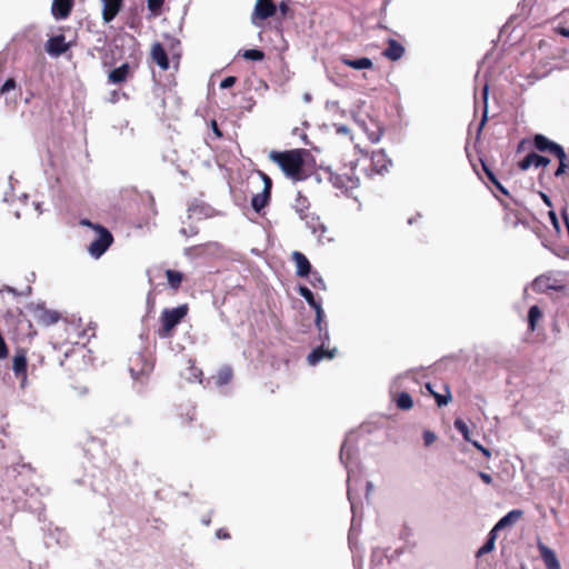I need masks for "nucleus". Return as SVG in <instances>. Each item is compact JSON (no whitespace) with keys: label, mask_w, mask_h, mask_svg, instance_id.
Masks as SVG:
<instances>
[{"label":"nucleus","mask_w":569,"mask_h":569,"mask_svg":"<svg viewBox=\"0 0 569 569\" xmlns=\"http://www.w3.org/2000/svg\"><path fill=\"white\" fill-rule=\"evenodd\" d=\"M359 163L351 166L343 173H336L330 176V181L336 188L343 189L346 191L356 189L360 184V177L356 170Z\"/></svg>","instance_id":"obj_7"},{"label":"nucleus","mask_w":569,"mask_h":569,"mask_svg":"<svg viewBox=\"0 0 569 569\" xmlns=\"http://www.w3.org/2000/svg\"><path fill=\"white\" fill-rule=\"evenodd\" d=\"M298 292L302 298H305V300L308 302V305L316 311L315 322H316L318 330L321 332L322 331V317H323V310H322L321 303L315 299L312 291L306 286H300L298 288Z\"/></svg>","instance_id":"obj_9"},{"label":"nucleus","mask_w":569,"mask_h":569,"mask_svg":"<svg viewBox=\"0 0 569 569\" xmlns=\"http://www.w3.org/2000/svg\"><path fill=\"white\" fill-rule=\"evenodd\" d=\"M563 167H566L567 169L569 168V161H563Z\"/></svg>","instance_id":"obj_59"},{"label":"nucleus","mask_w":569,"mask_h":569,"mask_svg":"<svg viewBox=\"0 0 569 569\" xmlns=\"http://www.w3.org/2000/svg\"><path fill=\"white\" fill-rule=\"evenodd\" d=\"M151 59L154 63H157L162 70L169 69V59L163 46L159 42H156L151 48Z\"/></svg>","instance_id":"obj_21"},{"label":"nucleus","mask_w":569,"mask_h":569,"mask_svg":"<svg viewBox=\"0 0 569 569\" xmlns=\"http://www.w3.org/2000/svg\"><path fill=\"white\" fill-rule=\"evenodd\" d=\"M310 283L316 289H326V283L318 272H312Z\"/></svg>","instance_id":"obj_39"},{"label":"nucleus","mask_w":569,"mask_h":569,"mask_svg":"<svg viewBox=\"0 0 569 569\" xmlns=\"http://www.w3.org/2000/svg\"><path fill=\"white\" fill-rule=\"evenodd\" d=\"M319 335L322 339V346L329 340V332L327 328V323L322 320V331H319Z\"/></svg>","instance_id":"obj_44"},{"label":"nucleus","mask_w":569,"mask_h":569,"mask_svg":"<svg viewBox=\"0 0 569 569\" xmlns=\"http://www.w3.org/2000/svg\"><path fill=\"white\" fill-rule=\"evenodd\" d=\"M148 9L154 14L158 16L161 11V8L164 3V0H147Z\"/></svg>","instance_id":"obj_38"},{"label":"nucleus","mask_w":569,"mask_h":569,"mask_svg":"<svg viewBox=\"0 0 569 569\" xmlns=\"http://www.w3.org/2000/svg\"><path fill=\"white\" fill-rule=\"evenodd\" d=\"M478 476L486 485H491L493 481L492 477L487 472L479 471Z\"/></svg>","instance_id":"obj_46"},{"label":"nucleus","mask_w":569,"mask_h":569,"mask_svg":"<svg viewBox=\"0 0 569 569\" xmlns=\"http://www.w3.org/2000/svg\"><path fill=\"white\" fill-rule=\"evenodd\" d=\"M486 119H487V116L485 114L482 118V121H481V126L485 123Z\"/></svg>","instance_id":"obj_60"},{"label":"nucleus","mask_w":569,"mask_h":569,"mask_svg":"<svg viewBox=\"0 0 569 569\" xmlns=\"http://www.w3.org/2000/svg\"><path fill=\"white\" fill-rule=\"evenodd\" d=\"M102 2V20L110 23L121 11L123 0H101Z\"/></svg>","instance_id":"obj_12"},{"label":"nucleus","mask_w":569,"mask_h":569,"mask_svg":"<svg viewBox=\"0 0 569 569\" xmlns=\"http://www.w3.org/2000/svg\"><path fill=\"white\" fill-rule=\"evenodd\" d=\"M340 61L342 64L350 67L352 69H356V70L371 69L373 67L371 59H369L367 57L351 59L347 56H341Z\"/></svg>","instance_id":"obj_25"},{"label":"nucleus","mask_w":569,"mask_h":569,"mask_svg":"<svg viewBox=\"0 0 569 569\" xmlns=\"http://www.w3.org/2000/svg\"><path fill=\"white\" fill-rule=\"evenodd\" d=\"M307 154L305 149H291L286 151L271 150L269 152V159L277 163L283 173L295 180L302 178L305 159Z\"/></svg>","instance_id":"obj_1"},{"label":"nucleus","mask_w":569,"mask_h":569,"mask_svg":"<svg viewBox=\"0 0 569 569\" xmlns=\"http://www.w3.org/2000/svg\"><path fill=\"white\" fill-rule=\"evenodd\" d=\"M426 389L433 396L439 407L446 406L451 400V392L448 386H445V393H437L431 383L426 385Z\"/></svg>","instance_id":"obj_26"},{"label":"nucleus","mask_w":569,"mask_h":569,"mask_svg":"<svg viewBox=\"0 0 569 569\" xmlns=\"http://www.w3.org/2000/svg\"><path fill=\"white\" fill-rule=\"evenodd\" d=\"M539 194H540L542 201L546 203V206L551 208L552 207L551 199L545 192H539Z\"/></svg>","instance_id":"obj_49"},{"label":"nucleus","mask_w":569,"mask_h":569,"mask_svg":"<svg viewBox=\"0 0 569 569\" xmlns=\"http://www.w3.org/2000/svg\"><path fill=\"white\" fill-rule=\"evenodd\" d=\"M190 370L192 371V376L196 378V379H199L200 380V377L202 376V371L193 366L190 367Z\"/></svg>","instance_id":"obj_50"},{"label":"nucleus","mask_w":569,"mask_h":569,"mask_svg":"<svg viewBox=\"0 0 569 569\" xmlns=\"http://www.w3.org/2000/svg\"><path fill=\"white\" fill-rule=\"evenodd\" d=\"M549 218H550L552 224L555 226V228L559 229V222H558V218H557V214L555 213V211H549Z\"/></svg>","instance_id":"obj_48"},{"label":"nucleus","mask_w":569,"mask_h":569,"mask_svg":"<svg viewBox=\"0 0 569 569\" xmlns=\"http://www.w3.org/2000/svg\"><path fill=\"white\" fill-rule=\"evenodd\" d=\"M81 224L96 231L97 237L90 242L88 251L93 258H100L113 243L112 233L106 227L93 223L88 219L81 220Z\"/></svg>","instance_id":"obj_2"},{"label":"nucleus","mask_w":569,"mask_h":569,"mask_svg":"<svg viewBox=\"0 0 569 569\" xmlns=\"http://www.w3.org/2000/svg\"><path fill=\"white\" fill-rule=\"evenodd\" d=\"M542 318V312L538 306H532L528 312V326L531 331L536 329L537 321Z\"/></svg>","instance_id":"obj_31"},{"label":"nucleus","mask_w":569,"mask_h":569,"mask_svg":"<svg viewBox=\"0 0 569 569\" xmlns=\"http://www.w3.org/2000/svg\"><path fill=\"white\" fill-rule=\"evenodd\" d=\"M46 49L50 54L60 56L69 49V44L66 42L64 36L59 34L51 37L47 41Z\"/></svg>","instance_id":"obj_17"},{"label":"nucleus","mask_w":569,"mask_h":569,"mask_svg":"<svg viewBox=\"0 0 569 569\" xmlns=\"http://www.w3.org/2000/svg\"><path fill=\"white\" fill-rule=\"evenodd\" d=\"M538 549L547 569H561L553 550L541 543L538 546Z\"/></svg>","instance_id":"obj_23"},{"label":"nucleus","mask_w":569,"mask_h":569,"mask_svg":"<svg viewBox=\"0 0 569 569\" xmlns=\"http://www.w3.org/2000/svg\"><path fill=\"white\" fill-rule=\"evenodd\" d=\"M216 536L219 538V539H229L230 538V533L228 532L227 529H218L217 532H216Z\"/></svg>","instance_id":"obj_47"},{"label":"nucleus","mask_w":569,"mask_h":569,"mask_svg":"<svg viewBox=\"0 0 569 569\" xmlns=\"http://www.w3.org/2000/svg\"><path fill=\"white\" fill-rule=\"evenodd\" d=\"M237 81V78L236 77H232V76H229L227 78H224L221 82H220V88L221 89H227V88H230L232 87Z\"/></svg>","instance_id":"obj_43"},{"label":"nucleus","mask_w":569,"mask_h":569,"mask_svg":"<svg viewBox=\"0 0 569 569\" xmlns=\"http://www.w3.org/2000/svg\"><path fill=\"white\" fill-rule=\"evenodd\" d=\"M455 428L462 435L466 441H471L469 428L462 419L458 418L455 420Z\"/></svg>","instance_id":"obj_33"},{"label":"nucleus","mask_w":569,"mask_h":569,"mask_svg":"<svg viewBox=\"0 0 569 569\" xmlns=\"http://www.w3.org/2000/svg\"><path fill=\"white\" fill-rule=\"evenodd\" d=\"M496 186V188L501 191L502 193L505 194H508V191L506 190V188L499 182V180H497V183H493Z\"/></svg>","instance_id":"obj_53"},{"label":"nucleus","mask_w":569,"mask_h":569,"mask_svg":"<svg viewBox=\"0 0 569 569\" xmlns=\"http://www.w3.org/2000/svg\"><path fill=\"white\" fill-rule=\"evenodd\" d=\"M336 351H337L336 348L328 349L321 345L320 347H317L308 355V358H307L308 363L310 366H316L323 359H332L336 355Z\"/></svg>","instance_id":"obj_16"},{"label":"nucleus","mask_w":569,"mask_h":569,"mask_svg":"<svg viewBox=\"0 0 569 569\" xmlns=\"http://www.w3.org/2000/svg\"><path fill=\"white\" fill-rule=\"evenodd\" d=\"M73 8V0H53L51 12L52 16L58 19H67Z\"/></svg>","instance_id":"obj_14"},{"label":"nucleus","mask_w":569,"mask_h":569,"mask_svg":"<svg viewBox=\"0 0 569 569\" xmlns=\"http://www.w3.org/2000/svg\"><path fill=\"white\" fill-rule=\"evenodd\" d=\"M118 100H119V92L117 90H113L111 92L110 101L112 103H116V102H118Z\"/></svg>","instance_id":"obj_51"},{"label":"nucleus","mask_w":569,"mask_h":569,"mask_svg":"<svg viewBox=\"0 0 569 569\" xmlns=\"http://www.w3.org/2000/svg\"><path fill=\"white\" fill-rule=\"evenodd\" d=\"M475 448H477L487 459L491 458V451L487 448H485L481 443L478 441H470Z\"/></svg>","instance_id":"obj_42"},{"label":"nucleus","mask_w":569,"mask_h":569,"mask_svg":"<svg viewBox=\"0 0 569 569\" xmlns=\"http://www.w3.org/2000/svg\"><path fill=\"white\" fill-rule=\"evenodd\" d=\"M292 260L296 263V273L299 277H307L311 273V264L308 258L300 251L292 252Z\"/></svg>","instance_id":"obj_20"},{"label":"nucleus","mask_w":569,"mask_h":569,"mask_svg":"<svg viewBox=\"0 0 569 569\" xmlns=\"http://www.w3.org/2000/svg\"><path fill=\"white\" fill-rule=\"evenodd\" d=\"M523 516V511L520 509H513L503 516L492 528L497 532L503 528L510 527L516 523Z\"/></svg>","instance_id":"obj_24"},{"label":"nucleus","mask_w":569,"mask_h":569,"mask_svg":"<svg viewBox=\"0 0 569 569\" xmlns=\"http://www.w3.org/2000/svg\"><path fill=\"white\" fill-rule=\"evenodd\" d=\"M194 420H196V412L193 409H190L184 415H181L180 426L181 427L190 426Z\"/></svg>","instance_id":"obj_35"},{"label":"nucleus","mask_w":569,"mask_h":569,"mask_svg":"<svg viewBox=\"0 0 569 569\" xmlns=\"http://www.w3.org/2000/svg\"><path fill=\"white\" fill-rule=\"evenodd\" d=\"M210 127L217 138H222V131L219 129L218 122L214 119L211 120Z\"/></svg>","instance_id":"obj_45"},{"label":"nucleus","mask_w":569,"mask_h":569,"mask_svg":"<svg viewBox=\"0 0 569 569\" xmlns=\"http://www.w3.org/2000/svg\"><path fill=\"white\" fill-rule=\"evenodd\" d=\"M188 310L187 305H181L172 309H163L160 316L161 327L158 330V336L162 339L170 338L173 329L187 316Z\"/></svg>","instance_id":"obj_3"},{"label":"nucleus","mask_w":569,"mask_h":569,"mask_svg":"<svg viewBox=\"0 0 569 569\" xmlns=\"http://www.w3.org/2000/svg\"><path fill=\"white\" fill-rule=\"evenodd\" d=\"M232 377H233V371L230 367L226 366V367H222L217 376H216V383L218 386H224V385H228L231 380H232Z\"/></svg>","instance_id":"obj_29"},{"label":"nucleus","mask_w":569,"mask_h":569,"mask_svg":"<svg viewBox=\"0 0 569 569\" xmlns=\"http://www.w3.org/2000/svg\"><path fill=\"white\" fill-rule=\"evenodd\" d=\"M555 157H557V158H558V160H559V166H558V168H557V170H556V172H555V176H556V177H560V176H562V174L566 172V170H567V168H566V167H563V161H567V154H566L565 150L562 149V154L557 153V154H555Z\"/></svg>","instance_id":"obj_36"},{"label":"nucleus","mask_w":569,"mask_h":569,"mask_svg":"<svg viewBox=\"0 0 569 569\" xmlns=\"http://www.w3.org/2000/svg\"><path fill=\"white\" fill-rule=\"evenodd\" d=\"M280 10L284 14L287 12V10H288V6L284 2H281Z\"/></svg>","instance_id":"obj_56"},{"label":"nucleus","mask_w":569,"mask_h":569,"mask_svg":"<svg viewBox=\"0 0 569 569\" xmlns=\"http://www.w3.org/2000/svg\"><path fill=\"white\" fill-rule=\"evenodd\" d=\"M196 210H197V207H190V208H189V212H191V213H194V212H196Z\"/></svg>","instance_id":"obj_58"},{"label":"nucleus","mask_w":569,"mask_h":569,"mask_svg":"<svg viewBox=\"0 0 569 569\" xmlns=\"http://www.w3.org/2000/svg\"><path fill=\"white\" fill-rule=\"evenodd\" d=\"M391 167L392 161L383 150L373 151L370 158V168L366 169V176L371 178L373 174H385Z\"/></svg>","instance_id":"obj_8"},{"label":"nucleus","mask_w":569,"mask_h":569,"mask_svg":"<svg viewBox=\"0 0 569 569\" xmlns=\"http://www.w3.org/2000/svg\"><path fill=\"white\" fill-rule=\"evenodd\" d=\"M436 440H437V436L435 432H432L430 430L423 431V442L427 447L432 445Z\"/></svg>","instance_id":"obj_41"},{"label":"nucleus","mask_w":569,"mask_h":569,"mask_svg":"<svg viewBox=\"0 0 569 569\" xmlns=\"http://www.w3.org/2000/svg\"><path fill=\"white\" fill-rule=\"evenodd\" d=\"M565 24V27H569V21L567 20V14H562L561 20Z\"/></svg>","instance_id":"obj_57"},{"label":"nucleus","mask_w":569,"mask_h":569,"mask_svg":"<svg viewBox=\"0 0 569 569\" xmlns=\"http://www.w3.org/2000/svg\"><path fill=\"white\" fill-rule=\"evenodd\" d=\"M300 219L308 221L310 216V201L301 192H298L292 204Z\"/></svg>","instance_id":"obj_22"},{"label":"nucleus","mask_w":569,"mask_h":569,"mask_svg":"<svg viewBox=\"0 0 569 569\" xmlns=\"http://www.w3.org/2000/svg\"><path fill=\"white\" fill-rule=\"evenodd\" d=\"M365 131L371 142H378L383 133V130L379 126H375L373 130H369L365 127Z\"/></svg>","instance_id":"obj_34"},{"label":"nucleus","mask_w":569,"mask_h":569,"mask_svg":"<svg viewBox=\"0 0 569 569\" xmlns=\"http://www.w3.org/2000/svg\"><path fill=\"white\" fill-rule=\"evenodd\" d=\"M33 320L42 326L49 327L57 323L61 319V313L57 310L49 309L44 303H31L28 307Z\"/></svg>","instance_id":"obj_5"},{"label":"nucleus","mask_w":569,"mask_h":569,"mask_svg":"<svg viewBox=\"0 0 569 569\" xmlns=\"http://www.w3.org/2000/svg\"><path fill=\"white\" fill-rule=\"evenodd\" d=\"M533 146L540 152H549L550 154H562V147L551 140H549L543 134H536L533 138Z\"/></svg>","instance_id":"obj_11"},{"label":"nucleus","mask_w":569,"mask_h":569,"mask_svg":"<svg viewBox=\"0 0 569 569\" xmlns=\"http://www.w3.org/2000/svg\"><path fill=\"white\" fill-rule=\"evenodd\" d=\"M128 367L132 379L139 382H143L153 370V363L142 352L132 353Z\"/></svg>","instance_id":"obj_4"},{"label":"nucleus","mask_w":569,"mask_h":569,"mask_svg":"<svg viewBox=\"0 0 569 569\" xmlns=\"http://www.w3.org/2000/svg\"><path fill=\"white\" fill-rule=\"evenodd\" d=\"M17 86L16 80L13 78H9L6 80V82L0 87V94H3L12 89H14Z\"/></svg>","instance_id":"obj_40"},{"label":"nucleus","mask_w":569,"mask_h":569,"mask_svg":"<svg viewBox=\"0 0 569 569\" xmlns=\"http://www.w3.org/2000/svg\"><path fill=\"white\" fill-rule=\"evenodd\" d=\"M388 46L382 51V56L390 61H397L405 54V47L395 39H388Z\"/></svg>","instance_id":"obj_19"},{"label":"nucleus","mask_w":569,"mask_h":569,"mask_svg":"<svg viewBox=\"0 0 569 569\" xmlns=\"http://www.w3.org/2000/svg\"><path fill=\"white\" fill-rule=\"evenodd\" d=\"M277 11L276 4L272 0H257L254 7V14L257 18L261 20H266L272 17Z\"/></svg>","instance_id":"obj_18"},{"label":"nucleus","mask_w":569,"mask_h":569,"mask_svg":"<svg viewBox=\"0 0 569 569\" xmlns=\"http://www.w3.org/2000/svg\"><path fill=\"white\" fill-rule=\"evenodd\" d=\"M397 407L401 410H409L413 407V401L408 392H400L396 398Z\"/></svg>","instance_id":"obj_30"},{"label":"nucleus","mask_w":569,"mask_h":569,"mask_svg":"<svg viewBox=\"0 0 569 569\" xmlns=\"http://www.w3.org/2000/svg\"><path fill=\"white\" fill-rule=\"evenodd\" d=\"M412 222H413L412 218L408 219L409 224H412Z\"/></svg>","instance_id":"obj_61"},{"label":"nucleus","mask_w":569,"mask_h":569,"mask_svg":"<svg viewBox=\"0 0 569 569\" xmlns=\"http://www.w3.org/2000/svg\"><path fill=\"white\" fill-rule=\"evenodd\" d=\"M256 173L259 176V178L263 182V190H262V192L257 193L252 197L251 206H252V209L259 213L262 209H264L269 204V202L271 200L272 180L262 170H256Z\"/></svg>","instance_id":"obj_6"},{"label":"nucleus","mask_w":569,"mask_h":569,"mask_svg":"<svg viewBox=\"0 0 569 569\" xmlns=\"http://www.w3.org/2000/svg\"><path fill=\"white\" fill-rule=\"evenodd\" d=\"M242 57L247 60L261 61L264 59V52L259 49L244 50Z\"/></svg>","instance_id":"obj_32"},{"label":"nucleus","mask_w":569,"mask_h":569,"mask_svg":"<svg viewBox=\"0 0 569 569\" xmlns=\"http://www.w3.org/2000/svg\"><path fill=\"white\" fill-rule=\"evenodd\" d=\"M134 69L128 62L112 69L108 73V81L112 84L124 83L128 79L133 77Z\"/></svg>","instance_id":"obj_10"},{"label":"nucleus","mask_w":569,"mask_h":569,"mask_svg":"<svg viewBox=\"0 0 569 569\" xmlns=\"http://www.w3.org/2000/svg\"><path fill=\"white\" fill-rule=\"evenodd\" d=\"M486 174H487L488 179H489L492 183H497V180H498V179H497L496 174H495L492 171H490V172H488V173H486Z\"/></svg>","instance_id":"obj_54"},{"label":"nucleus","mask_w":569,"mask_h":569,"mask_svg":"<svg viewBox=\"0 0 569 569\" xmlns=\"http://www.w3.org/2000/svg\"><path fill=\"white\" fill-rule=\"evenodd\" d=\"M550 163V159L543 156H540L536 152L528 153L521 161L518 162V167L526 171L530 167H547Z\"/></svg>","instance_id":"obj_13"},{"label":"nucleus","mask_w":569,"mask_h":569,"mask_svg":"<svg viewBox=\"0 0 569 569\" xmlns=\"http://www.w3.org/2000/svg\"><path fill=\"white\" fill-rule=\"evenodd\" d=\"M497 537H498V532L496 530L491 529L488 535L487 541L485 542V545L481 548H479L476 556L482 557L483 555L491 552L495 549V543H496Z\"/></svg>","instance_id":"obj_28"},{"label":"nucleus","mask_w":569,"mask_h":569,"mask_svg":"<svg viewBox=\"0 0 569 569\" xmlns=\"http://www.w3.org/2000/svg\"><path fill=\"white\" fill-rule=\"evenodd\" d=\"M166 276L169 287L172 290L177 291L183 281V273L177 270L168 269L166 270Z\"/></svg>","instance_id":"obj_27"},{"label":"nucleus","mask_w":569,"mask_h":569,"mask_svg":"<svg viewBox=\"0 0 569 569\" xmlns=\"http://www.w3.org/2000/svg\"><path fill=\"white\" fill-rule=\"evenodd\" d=\"M555 157H557V158H558V160H559V166H558V168H557V170H556V172H555V176H556V177H560V176H562V174L566 172V170H567V168H566V167H563V161H567V154H566L565 150L562 149V154L557 153V154H555Z\"/></svg>","instance_id":"obj_37"},{"label":"nucleus","mask_w":569,"mask_h":569,"mask_svg":"<svg viewBox=\"0 0 569 569\" xmlns=\"http://www.w3.org/2000/svg\"><path fill=\"white\" fill-rule=\"evenodd\" d=\"M481 164H482V169L486 173L492 171L489 166L485 162V161H481Z\"/></svg>","instance_id":"obj_55"},{"label":"nucleus","mask_w":569,"mask_h":569,"mask_svg":"<svg viewBox=\"0 0 569 569\" xmlns=\"http://www.w3.org/2000/svg\"><path fill=\"white\" fill-rule=\"evenodd\" d=\"M27 356L23 350H19L13 357L12 370L17 378H20L22 382L27 380Z\"/></svg>","instance_id":"obj_15"},{"label":"nucleus","mask_w":569,"mask_h":569,"mask_svg":"<svg viewBox=\"0 0 569 569\" xmlns=\"http://www.w3.org/2000/svg\"><path fill=\"white\" fill-rule=\"evenodd\" d=\"M496 186V188L501 191L502 193L505 194H508V191L506 190V188L499 182V180H497V183H493Z\"/></svg>","instance_id":"obj_52"}]
</instances>
